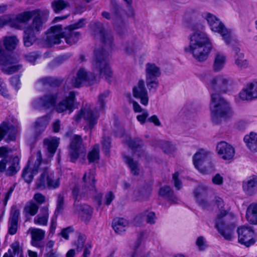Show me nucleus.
Listing matches in <instances>:
<instances>
[{
	"mask_svg": "<svg viewBox=\"0 0 257 257\" xmlns=\"http://www.w3.org/2000/svg\"><path fill=\"white\" fill-rule=\"evenodd\" d=\"M196 244L200 250H203L206 246L204 238L203 236H199L196 241Z\"/></svg>",
	"mask_w": 257,
	"mask_h": 257,
	"instance_id": "63",
	"label": "nucleus"
},
{
	"mask_svg": "<svg viewBox=\"0 0 257 257\" xmlns=\"http://www.w3.org/2000/svg\"><path fill=\"white\" fill-rule=\"evenodd\" d=\"M112 6L111 13L114 17L117 18L119 16V8L116 0H110Z\"/></svg>",
	"mask_w": 257,
	"mask_h": 257,
	"instance_id": "57",
	"label": "nucleus"
},
{
	"mask_svg": "<svg viewBox=\"0 0 257 257\" xmlns=\"http://www.w3.org/2000/svg\"><path fill=\"white\" fill-rule=\"evenodd\" d=\"M75 211L83 218L90 217L92 213V208L86 204L79 205L74 203Z\"/></svg>",
	"mask_w": 257,
	"mask_h": 257,
	"instance_id": "31",
	"label": "nucleus"
},
{
	"mask_svg": "<svg viewBox=\"0 0 257 257\" xmlns=\"http://www.w3.org/2000/svg\"><path fill=\"white\" fill-rule=\"evenodd\" d=\"M233 51L235 52L234 56L235 64L240 69L246 68L248 66V61L244 59V54L240 52V50L238 47H234Z\"/></svg>",
	"mask_w": 257,
	"mask_h": 257,
	"instance_id": "27",
	"label": "nucleus"
},
{
	"mask_svg": "<svg viewBox=\"0 0 257 257\" xmlns=\"http://www.w3.org/2000/svg\"><path fill=\"white\" fill-rule=\"evenodd\" d=\"M214 170V166L210 158L206 162H204L203 166H201L198 170L203 174H207L212 172Z\"/></svg>",
	"mask_w": 257,
	"mask_h": 257,
	"instance_id": "49",
	"label": "nucleus"
},
{
	"mask_svg": "<svg viewBox=\"0 0 257 257\" xmlns=\"http://www.w3.org/2000/svg\"><path fill=\"white\" fill-rule=\"evenodd\" d=\"M128 226V221L123 218H115L112 222L113 229L118 234H121L125 232Z\"/></svg>",
	"mask_w": 257,
	"mask_h": 257,
	"instance_id": "28",
	"label": "nucleus"
},
{
	"mask_svg": "<svg viewBox=\"0 0 257 257\" xmlns=\"http://www.w3.org/2000/svg\"><path fill=\"white\" fill-rule=\"evenodd\" d=\"M123 159L125 163L127 164L130 169L132 174L135 176L138 175L140 169L137 162L134 161L133 159L126 156H123Z\"/></svg>",
	"mask_w": 257,
	"mask_h": 257,
	"instance_id": "43",
	"label": "nucleus"
},
{
	"mask_svg": "<svg viewBox=\"0 0 257 257\" xmlns=\"http://www.w3.org/2000/svg\"><path fill=\"white\" fill-rule=\"evenodd\" d=\"M85 148L81 137L74 135L71 140L69 155L70 161L75 162L81 153L85 152Z\"/></svg>",
	"mask_w": 257,
	"mask_h": 257,
	"instance_id": "11",
	"label": "nucleus"
},
{
	"mask_svg": "<svg viewBox=\"0 0 257 257\" xmlns=\"http://www.w3.org/2000/svg\"><path fill=\"white\" fill-rule=\"evenodd\" d=\"M134 97L140 99L141 103L146 106L148 104V93L145 87V82L143 79L140 80L133 89Z\"/></svg>",
	"mask_w": 257,
	"mask_h": 257,
	"instance_id": "17",
	"label": "nucleus"
},
{
	"mask_svg": "<svg viewBox=\"0 0 257 257\" xmlns=\"http://www.w3.org/2000/svg\"><path fill=\"white\" fill-rule=\"evenodd\" d=\"M67 82L70 81L72 86L74 87H80L84 82L92 84L96 81L95 76L91 72H87L83 68H80L76 74V76L71 80L67 79Z\"/></svg>",
	"mask_w": 257,
	"mask_h": 257,
	"instance_id": "12",
	"label": "nucleus"
},
{
	"mask_svg": "<svg viewBox=\"0 0 257 257\" xmlns=\"http://www.w3.org/2000/svg\"><path fill=\"white\" fill-rule=\"evenodd\" d=\"M216 151L219 157L225 160L232 159L235 153L234 148L225 142L218 143Z\"/></svg>",
	"mask_w": 257,
	"mask_h": 257,
	"instance_id": "20",
	"label": "nucleus"
},
{
	"mask_svg": "<svg viewBox=\"0 0 257 257\" xmlns=\"http://www.w3.org/2000/svg\"><path fill=\"white\" fill-rule=\"evenodd\" d=\"M39 206L33 202H30L28 203L24 208V211L26 214H29L34 216L38 212Z\"/></svg>",
	"mask_w": 257,
	"mask_h": 257,
	"instance_id": "51",
	"label": "nucleus"
},
{
	"mask_svg": "<svg viewBox=\"0 0 257 257\" xmlns=\"http://www.w3.org/2000/svg\"><path fill=\"white\" fill-rule=\"evenodd\" d=\"M37 34L24 30V36L23 41L24 45L26 47L32 46L36 40Z\"/></svg>",
	"mask_w": 257,
	"mask_h": 257,
	"instance_id": "45",
	"label": "nucleus"
},
{
	"mask_svg": "<svg viewBox=\"0 0 257 257\" xmlns=\"http://www.w3.org/2000/svg\"><path fill=\"white\" fill-rule=\"evenodd\" d=\"M226 62V57L222 53L218 52L214 56L213 69L215 72L221 70L224 67Z\"/></svg>",
	"mask_w": 257,
	"mask_h": 257,
	"instance_id": "34",
	"label": "nucleus"
},
{
	"mask_svg": "<svg viewBox=\"0 0 257 257\" xmlns=\"http://www.w3.org/2000/svg\"><path fill=\"white\" fill-rule=\"evenodd\" d=\"M29 231L31 235L32 245L37 247H43V244L41 241L45 237V231L37 228H30Z\"/></svg>",
	"mask_w": 257,
	"mask_h": 257,
	"instance_id": "22",
	"label": "nucleus"
},
{
	"mask_svg": "<svg viewBox=\"0 0 257 257\" xmlns=\"http://www.w3.org/2000/svg\"><path fill=\"white\" fill-rule=\"evenodd\" d=\"M44 165L42 162V154L38 150L36 154L32 155L30 158L27 166L24 169L22 176L25 181L30 183L33 179L34 175L37 174L39 171V167Z\"/></svg>",
	"mask_w": 257,
	"mask_h": 257,
	"instance_id": "9",
	"label": "nucleus"
},
{
	"mask_svg": "<svg viewBox=\"0 0 257 257\" xmlns=\"http://www.w3.org/2000/svg\"><path fill=\"white\" fill-rule=\"evenodd\" d=\"M64 208V196L63 194L60 193L57 195L56 208L54 212V215L57 217L62 213Z\"/></svg>",
	"mask_w": 257,
	"mask_h": 257,
	"instance_id": "48",
	"label": "nucleus"
},
{
	"mask_svg": "<svg viewBox=\"0 0 257 257\" xmlns=\"http://www.w3.org/2000/svg\"><path fill=\"white\" fill-rule=\"evenodd\" d=\"M92 29L94 38L100 39L106 47L110 48L113 37L110 33L104 30L102 24L98 22H95Z\"/></svg>",
	"mask_w": 257,
	"mask_h": 257,
	"instance_id": "13",
	"label": "nucleus"
},
{
	"mask_svg": "<svg viewBox=\"0 0 257 257\" xmlns=\"http://www.w3.org/2000/svg\"><path fill=\"white\" fill-rule=\"evenodd\" d=\"M111 142L108 137H104L102 140V149L107 154L109 153Z\"/></svg>",
	"mask_w": 257,
	"mask_h": 257,
	"instance_id": "56",
	"label": "nucleus"
},
{
	"mask_svg": "<svg viewBox=\"0 0 257 257\" xmlns=\"http://www.w3.org/2000/svg\"><path fill=\"white\" fill-rule=\"evenodd\" d=\"M209 153L203 149H200L193 157V162L195 167L198 170L204 162H206L210 157Z\"/></svg>",
	"mask_w": 257,
	"mask_h": 257,
	"instance_id": "26",
	"label": "nucleus"
},
{
	"mask_svg": "<svg viewBox=\"0 0 257 257\" xmlns=\"http://www.w3.org/2000/svg\"><path fill=\"white\" fill-rule=\"evenodd\" d=\"M20 158L18 156L13 158L10 162V166L6 170V174L8 176H13L16 174L20 169Z\"/></svg>",
	"mask_w": 257,
	"mask_h": 257,
	"instance_id": "40",
	"label": "nucleus"
},
{
	"mask_svg": "<svg viewBox=\"0 0 257 257\" xmlns=\"http://www.w3.org/2000/svg\"><path fill=\"white\" fill-rule=\"evenodd\" d=\"M19 42L16 36H8L4 38L3 43L7 50L13 51L16 49Z\"/></svg>",
	"mask_w": 257,
	"mask_h": 257,
	"instance_id": "41",
	"label": "nucleus"
},
{
	"mask_svg": "<svg viewBox=\"0 0 257 257\" xmlns=\"http://www.w3.org/2000/svg\"><path fill=\"white\" fill-rule=\"evenodd\" d=\"M73 231L74 229L72 226H68L66 228H63L60 232V234L65 239H68L69 233L73 232Z\"/></svg>",
	"mask_w": 257,
	"mask_h": 257,
	"instance_id": "64",
	"label": "nucleus"
},
{
	"mask_svg": "<svg viewBox=\"0 0 257 257\" xmlns=\"http://www.w3.org/2000/svg\"><path fill=\"white\" fill-rule=\"evenodd\" d=\"M50 117L46 115L39 117L34 123V132L35 137L39 136L46 128L50 121Z\"/></svg>",
	"mask_w": 257,
	"mask_h": 257,
	"instance_id": "25",
	"label": "nucleus"
},
{
	"mask_svg": "<svg viewBox=\"0 0 257 257\" xmlns=\"http://www.w3.org/2000/svg\"><path fill=\"white\" fill-rule=\"evenodd\" d=\"M127 145L139 157L143 156L144 154V152L142 149L143 146V142L142 140L139 138L130 140L128 141Z\"/></svg>",
	"mask_w": 257,
	"mask_h": 257,
	"instance_id": "30",
	"label": "nucleus"
},
{
	"mask_svg": "<svg viewBox=\"0 0 257 257\" xmlns=\"http://www.w3.org/2000/svg\"><path fill=\"white\" fill-rule=\"evenodd\" d=\"M87 158L89 163L94 162L99 159V146L95 145L92 150L88 153Z\"/></svg>",
	"mask_w": 257,
	"mask_h": 257,
	"instance_id": "50",
	"label": "nucleus"
},
{
	"mask_svg": "<svg viewBox=\"0 0 257 257\" xmlns=\"http://www.w3.org/2000/svg\"><path fill=\"white\" fill-rule=\"evenodd\" d=\"M0 94H1L5 97L8 98L9 97L8 90L6 88V84L0 78Z\"/></svg>",
	"mask_w": 257,
	"mask_h": 257,
	"instance_id": "61",
	"label": "nucleus"
},
{
	"mask_svg": "<svg viewBox=\"0 0 257 257\" xmlns=\"http://www.w3.org/2000/svg\"><path fill=\"white\" fill-rule=\"evenodd\" d=\"M98 117L99 116L93 113L90 108L83 107L74 116V119L77 122H79L81 118L83 117L87 122L88 127L92 129L97 123Z\"/></svg>",
	"mask_w": 257,
	"mask_h": 257,
	"instance_id": "14",
	"label": "nucleus"
},
{
	"mask_svg": "<svg viewBox=\"0 0 257 257\" xmlns=\"http://www.w3.org/2000/svg\"><path fill=\"white\" fill-rule=\"evenodd\" d=\"M75 99V93L73 91L70 92L68 96L57 104L56 107V111L62 113L68 110L69 113H71L73 111Z\"/></svg>",
	"mask_w": 257,
	"mask_h": 257,
	"instance_id": "19",
	"label": "nucleus"
},
{
	"mask_svg": "<svg viewBox=\"0 0 257 257\" xmlns=\"http://www.w3.org/2000/svg\"><path fill=\"white\" fill-rule=\"evenodd\" d=\"M95 182L94 173L93 171L90 170L88 172L85 173L82 178L83 190H84L83 193H85L88 190H94L95 189Z\"/></svg>",
	"mask_w": 257,
	"mask_h": 257,
	"instance_id": "24",
	"label": "nucleus"
},
{
	"mask_svg": "<svg viewBox=\"0 0 257 257\" xmlns=\"http://www.w3.org/2000/svg\"><path fill=\"white\" fill-rule=\"evenodd\" d=\"M44 12L40 9L21 13L11 21L13 27L19 28L20 24L27 23L31 18L32 22L25 29V30L36 34H39L43 30L44 21L42 20Z\"/></svg>",
	"mask_w": 257,
	"mask_h": 257,
	"instance_id": "3",
	"label": "nucleus"
},
{
	"mask_svg": "<svg viewBox=\"0 0 257 257\" xmlns=\"http://www.w3.org/2000/svg\"><path fill=\"white\" fill-rule=\"evenodd\" d=\"M146 82L150 93H155L159 85V82L158 79L146 78Z\"/></svg>",
	"mask_w": 257,
	"mask_h": 257,
	"instance_id": "47",
	"label": "nucleus"
},
{
	"mask_svg": "<svg viewBox=\"0 0 257 257\" xmlns=\"http://www.w3.org/2000/svg\"><path fill=\"white\" fill-rule=\"evenodd\" d=\"M51 6L53 11L56 13H59L69 7V4L68 2L64 0H56L52 3Z\"/></svg>",
	"mask_w": 257,
	"mask_h": 257,
	"instance_id": "44",
	"label": "nucleus"
},
{
	"mask_svg": "<svg viewBox=\"0 0 257 257\" xmlns=\"http://www.w3.org/2000/svg\"><path fill=\"white\" fill-rule=\"evenodd\" d=\"M57 98L56 94H46L34 100L32 106L35 109H48L55 105Z\"/></svg>",
	"mask_w": 257,
	"mask_h": 257,
	"instance_id": "15",
	"label": "nucleus"
},
{
	"mask_svg": "<svg viewBox=\"0 0 257 257\" xmlns=\"http://www.w3.org/2000/svg\"><path fill=\"white\" fill-rule=\"evenodd\" d=\"M237 233L239 243L247 247L254 243L255 235L251 228L245 226H240L237 229Z\"/></svg>",
	"mask_w": 257,
	"mask_h": 257,
	"instance_id": "16",
	"label": "nucleus"
},
{
	"mask_svg": "<svg viewBox=\"0 0 257 257\" xmlns=\"http://www.w3.org/2000/svg\"><path fill=\"white\" fill-rule=\"evenodd\" d=\"M162 149L165 153H170L174 151L175 147L173 145L169 142H164L162 144Z\"/></svg>",
	"mask_w": 257,
	"mask_h": 257,
	"instance_id": "59",
	"label": "nucleus"
},
{
	"mask_svg": "<svg viewBox=\"0 0 257 257\" xmlns=\"http://www.w3.org/2000/svg\"><path fill=\"white\" fill-rule=\"evenodd\" d=\"M85 19H81L77 23L64 28L60 25L51 27L48 30L46 41L50 45L59 44L64 38L68 45L72 46L75 44L79 41L81 33L75 30L83 28L85 25Z\"/></svg>",
	"mask_w": 257,
	"mask_h": 257,
	"instance_id": "1",
	"label": "nucleus"
},
{
	"mask_svg": "<svg viewBox=\"0 0 257 257\" xmlns=\"http://www.w3.org/2000/svg\"><path fill=\"white\" fill-rule=\"evenodd\" d=\"M156 218L155 213L152 211L146 210L143 213L138 215L135 218V221H142L144 219L149 224H154Z\"/></svg>",
	"mask_w": 257,
	"mask_h": 257,
	"instance_id": "39",
	"label": "nucleus"
},
{
	"mask_svg": "<svg viewBox=\"0 0 257 257\" xmlns=\"http://www.w3.org/2000/svg\"><path fill=\"white\" fill-rule=\"evenodd\" d=\"M189 40V45L185 48V52L192 54L198 61L206 60L212 49V44L207 35L197 31L190 35Z\"/></svg>",
	"mask_w": 257,
	"mask_h": 257,
	"instance_id": "2",
	"label": "nucleus"
},
{
	"mask_svg": "<svg viewBox=\"0 0 257 257\" xmlns=\"http://www.w3.org/2000/svg\"><path fill=\"white\" fill-rule=\"evenodd\" d=\"M148 116L149 113L148 111L144 110L142 114L137 115V119L141 124H144Z\"/></svg>",
	"mask_w": 257,
	"mask_h": 257,
	"instance_id": "62",
	"label": "nucleus"
},
{
	"mask_svg": "<svg viewBox=\"0 0 257 257\" xmlns=\"http://www.w3.org/2000/svg\"><path fill=\"white\" fill-rule=\"evenodd\" d=\"M236 225V219L233 214L228 213L226 210L217 214L215 227L225 239L232 240Z\"/></svg>",
	"mask_w": 257,
	"mask_h": 257,
	"instance_id": "4",
	"label": "nucleus"
},
{
	"mask_svg": "<svg viewBox=\"0 0 257 257\" xmlns=\"http://www.w3.org/2000/svg\"><path fill=\"white\" fill-rule=\"evenodd\" d=\"M108 55V53L103 48L95 50L92 69L94 72L98 73L100 77H104L109 81L112 76V72L107 62Z\"/></svg>",
	"mask_w": 257,
	"mask_h": 257,
	"instance_id": "6",
	"label": "nucleus"
},
{
	"mask_svg": "<svg viewBox=\"0 0 257 257\" xmlns=\"http://www.w3.org/2000/svg\"><path fill=\"white\" fill-rule=\"evenodd\" d=\"M59 144V139L57 138L44 140V144L47 146V150L51 157L55 154Z\"/></svg>",
	"mask_w": 257,
	"mask_h": 257,
	"instance_id": "42",
	"label": "nucleus"
},
{
	"mask_svg": "<svg viewBox=\"0 0 257 257\" xmlns=\"http://www.w3.org/2000/svg\"><path fill=\"white\" fill-rule=\"evenodd\" d=\"M151 192L147 191L146 190H142L135 193V196L137 200L143 201L148 199L150 196Z\"/></svg>",
	"mask_w": 257,
	"mask_h": 257,
	"instance_id": "55",
	"label": "nucleus"
},
{
	"mask_svg": "<svg viewBox=\"0 0 257 257\" xmlns=\"http://www.w3.org/2000/svg\"><path fill=\"white\" fill-rule=\"evenodd\" d=\"M239 96L244 100L257 98V81H253L247 84L246 88L240 92Z\"/></svg>",
	"mask_w": 257,
	"mask_h": 257,
	"instance_id": "21",
	"label": "nucleus"
},
{
	"mask_svg": "<svg viewBox=\"0 0 257 257\" xmlns=\"http://www.w3.org/2000/svg\"><path fill=\"white\" fill-rule=\"evenodd\" d=\"M49 218L48 208L44 207L41 208L40 213L34 219V222L40 225H47Z\"/></svg>",
	"mask_w": 257,
	"mask_h": 257,
	"instance_id": "33",
	"label": "nucleus"
},
{
	"mask_svg": "<svg viewBox=\"0 0 257 257\" xmlns=\"http://www.w3.org/2000/svg\"><path fill=\"white\" fill-rule=\"evenodd\" d=\"M231 83L230 79L226 76L219 75L212 78L207 82V87L211 93H226L229 89Z\"/></svg>",
	"mask_w": 257,
	"mask_h": 257,
	"instance_id": "10",
	"label": "nucleus"
},
{
	"mask_svg": "<svg viewBox=\"0 0 257 257\" xmlns=\"http://www.w3.org/2000/svg\"><path fill=\"white\" fill-rule=\"evenodd\" d=\"M39 167V172H41L40 177L37 180L36 187L38 189L44 190L48 186L49 188L55 189L60 186L59 178L55 177L54 172L49 168L47 163Z\"/></svg>",
	"mask_w": 257,
	"mask_h": 257,
	"instance_id": "7",
	"label": "nucleus"
},
{
	"mask_svg": "<svg viewBox=\"0 0 257 257\" xmlns=\"http://www.w3.org/2000/svg\"><path fill=\"white\" fill-rule=\"evenodd\" d=\"M86 240V236L82 233H80L77 241L75 242V245L78 251H82L83 248L85 246L84 243Z\"/></svg>",
	"mask_w": 257,
	"mask_h": 257,
	"instance_id": "54",
	"label": "nucleus"
},
{
	"mask_svg": "<svg viewBox=\"0 0 257 257\" xmlns=\"http://www.w3.org/2000/svg\"><path fill=\"white\" fill-rule=\"evenodd\" d=\"M62 82V80L57 79L52 77H46L40 79L37 82L38 87L42 86L50 85V86H59Z\"/></svg>",
	"mask_w": 257,
	"mask_h": 257,
	"instance_id": "37",
	"label": "nucleus"
},
{
	"mask_svg": "<svg viewBox=\"0 0 257 257\" xmlns=\"http://www.w3.org/2000/svg\"><path fill=\"white\" fill-rule=\"evenodd\" d=\"M159 194L173 203H177L178 199L175 196L173 191L169 186L161 188L159 191Z\"/></svg>",
	"mask_w": 257,
	"mask_h": 257,
	"instance_id": "38",
	"label": "nucleus"
},
{
	"mask_svg": "<svg viewBox=\"0 0 257 257\" xmlns=\"http://www.w3.org/2000/svg\"><path fill=\"white\" fill-rule=\"evenodd\" d=\"M109 92L105 91L100 93L98 97L97 105L98 110L103 109L105 106L106 98L108 96Z\"/></svg>",
	"mask_w": 257,
	"mask_h": 257,
	"instance_id": "53",
	"label": "nucleus"
},
{
	"mask_svg": "<svg viewBox=\"0 0 257 257\" xmlns=\"http://www.w3.org/2000/svg\"><path fill=\"white\" fill-rule=\"evenodd\" d=\"M247 220L251 224H257V203L250 204L246 212Z\"/></svg>",
	"mask_w": 257,
	"mask_h": 257,
	"instance_id": "32",
	"label": "nucleus"
},
{
	"mask_svg": "<svg viewBox=\"0 0 257 257\" xmlns=\"http://www.w3.org/2000/svg\"><path fill=\"white\" fill-rule=\"evenodd\" d=\"M203 17L207 21L211 30L213 32L220 34L227 45L231 43L232 40L231 31L227 29L218 18L209 13H204Z\"/></svg>",
	"mask_w": 257,
	"mask_h": 257,
	"instance_id": "8",
	"label": "nucleus"
},
{
	"mask_svg": "<svg viewBox=\"0 0 257 257\" xmlns=\"http://www.w3.org/2000/svg\"><path fill=\"white\" fill-rule=\"evenodd\" d=\"M19 215V210L16 207L13 206L12 208L9 218L8 233L11 235L16 234L17 231Z\"/></svg>",
	"mask_w": 257,
	"mask_h": 257,
	"instance_id": "23",
	"label": "nucleus"
},
{
	"mask_svg": "<svg viewBox=\"0 0 257 257\" xmlns=\"http://www.w3.org/2000/svg\"><path fill=\"white\" fill-rule=\"evenodd\" d=\"M244 141L250 151L257 152V133L251 132L249 135L245 136Z\"/></svg>",
	"mask_w": 257,
	"mask_h": 257,
	"instance_id": "36",
	"label": "nucleus"
},
{
	"mask_svg": "<svg viewBox=\"0 0 257 257\" xmlns=\"http://www.w3.org/2000/svg\"><path fill=\"white\" fill-rule=\"evenodd\" d=\"M207 187L204 185H199L195 190L194 195L200 203L203 201L202 198L207 195Z\"/></svg>",
	"mask_w": 257,
	"mask_h": 257,
	"instance_id": "46",
	"label": "nucleus"
},
{
	"mask_svg": "<svg viewBox=\"0 0 257 257\" xmlns=\"http://www.w3.org/2000/svg\"><path fill=\"white\" fill-rule=\"evenodd\" d=\"M12 85L16 89H19L20 85V76L15 75L11 77L10 80Z\"/></svg>",
	"mask_w": 257,
	"mask_h": 257,
	"instance_id": "60",
	"label": "nucleus"
},
{
	"mask_svg": "<svg viewBox=\"0 0 257 257\" xmlns=\"http://www.w3.org/2000/svg\"><path fill=\"white\" fill-rule=\"evenodd\" d=\"M146 78H157L161 74L160 68L155 64L148 63L145 67Z\"/></svg>",
	"mask_w": 257,
	"mask_h": 257,
	"instance_id": "29",
	"label": "nucleus"
},
{
	"mask_svg": "<svg viewBox=\"0 0 257 257\" xmlns=\"http://www.w3.org/2000/svg\"><path fill=\"white\" fill-rule=\"evenodd\" d=\"M210 107L212 120L215 124L220 123L222 119H225L232 114L229 103L218 93L211 94Z\"/></svg>",
	"mask_w": 257,
	"mask_h": 257,
	"instance_id": "5",
	"label": "nucleus"
},
{
	"mask_svg": "<svg viewBox=\"0 0 257 257\" xmlns=\"http://www.w3.org/2000/svg\"><path fill=\"white\" fill-rule=\"evenodd\" d=\"M138 48V43L136 39L132 38L128 40L124 46V50L125 52L131 54L134 52Z\"/></svg>",
	"mask_w": 257,
	"mask_h": 257,
	"instance_id": "52",
	"label": "nucleus"
},
{
	"mask_svg": "<svg viewBox=\"0 0 257 257\" xmlns=\"http://www.w3.org/2000/svg\"><path fill=\"white\" fill-rule=\"evenodd\" d=\"M40 57V55L36 52H31L25 55L26 60L34 64L36 60Z\"/></svg>",
	"mask_w": 257,
	"mask_h": 257,
	"instance_id": "58",
	"label": "nucleus"
},
{
	"mask_svg": "<svg viewBox=\"0 0 257 257\" xmlns=\"http://www.w3.org/2000/svg\"><path fill=\"white\" fill-rule=\"evenodd\" d=\"M244 191L249 195H252L257 192V179L252 178L243 183Z\"/></svg>",
	"mask_w": 257,
	"mask_h": 257,
	"instance_id": "35",
	"label": "nucleus"
},
{
	"mask_svg": "<svg viewBox=\"0 0 257 257\" xmlns=\"http://www.w3.org/2000/svg\"><path fill=\"white\" fill-rule=\"evenodd\" d=\"M18 133L17 128L8 121H3L0 124V141L3 140L6 134H8L6 141L9 143L15 141Z\"/></svg>",
	"mask_w": 257,
	"mask_h": 257,
	"instance_id": "18",
	"label": "nucleus"
}]
</instances>
